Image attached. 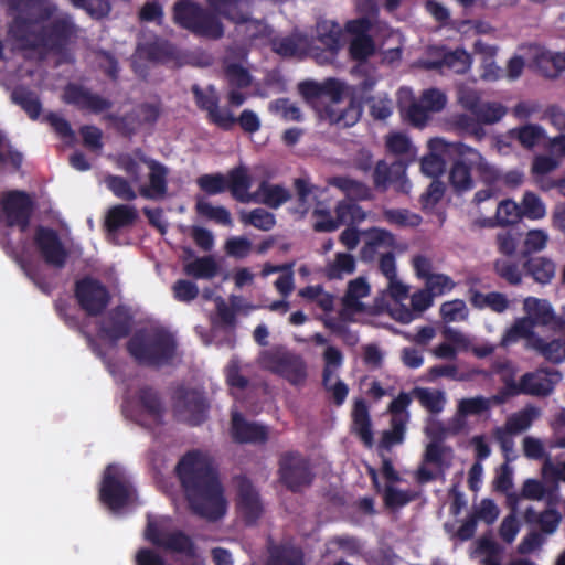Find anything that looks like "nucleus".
Returning a JSON list of instances; mask_svg holds the SVG:
<instances>
[{"label": "nucleus", "mask_w": 565, "mask_h": 565, "mask_svg": "<svg viewBox=\"0 0 565 565\" xmlns=\"http://www.w3.org/2000/svg\"><path fill=\"white\" fill-rule=\"evenodd\" d=\"M335 216L328 214L326 221H317L313 225L316 231L332 232L345 223H361L366 220V212L356 203L350 200H341L334 209Z\"/></svg>", "instance_id": "obj_17"}, {"label": "nucleus", "mask_w": 565, "mask_h": 565, "mask_svg": "<svg viewBox=\"0 0 565 565\" xmlns=\"http://www.w3.org/2000/svg\"><path fill=\"white\" fill-rule=\"evenodd\" d=\"M322 386L334 405L344 404L349 395V386L340 379L339 374L323 375Z\"/></svg>", "instance_id": "obj_58"}, {"label": "nucleus", "mask_w": 565, "mask_h": 565, "mask_svg": "<svg viewBox=\"0 0 565 565\" xmlns=\"http://www.w3.org/2000/svg\"><path fill=\"white\" fill-rule=\"evenodd\" d=\"M557 337L547 340L539 335L532 343V350L551 363L565 361V321H557V327L552 329Z\"/></svg>", "instance_id": "obj_22"}, {"label": "nucleus", "mask_w": 565, "mask_h": 565, "mask_svg": "<svg viewBox=\"0 0 565 565\" xmlns=\"http://www.w3.org/2000/svg\"><path fill=\"white\" fill-rule=\"evenodd\" d=\"M192 92L198 107L206 111L211 122L225 130L234 126L235 117L230 110L220 107L218 95L213 86L201 88L198 85H193Z\"/></svg>", "instance_id": "obj_12"}, {"label": "nucleus", "mask_w": 565, "mask_h": 565, "mask_svg": "<svg viewBox=\"0 0 565 565\" xmlns=\"http://www.w3.org/2000/svg\"><path fill=\"white\" fill-rule=\"evenodd\" d=\"M399 103L405 110L409 122L416 127L425 126L430 119L431 114L441 111L447 105V96L439 89L429 88L422 93L417 100L405 105L407 99H412L413 93L409 88H401Z\"/></svg>", "instance_id": "obj_8"}, {"label": "nucleus", "mask_w": 565, "mask_h": 565, "mask_svg": "<svg viewBox=\"0 0 565 565\" xmlns=\"http://www.w3.org/2000/svg\"><path fill=\"white\" fill-rule=\"evenodd\" d=\"M540 334L535 332V326L530 318L521 317L514 320V322L504 331L501 338V345L508 347L516 343L520 340L525 341V348L532 350V343L535 338Z\"/></svg>", "instance_id": "obj_32"}, {"label": "nucleus", "mask_w": 565, "mask_h": 565, "mask_svg": "<svg viewBox=\"0 0 565 565\" xmlns=\"http://www.w3.org/2000/svg\"><path fill=\"white\" fill-rule=\"evenodd\" d=\"M529 274L540 284H548L556 274L555 263L547 257L537 256L530 258L525 264Z\"/></svg>", "instance_id": "obj_51"}, {"label": "nucleus", "mask_w": 565, "mask_h": 565, "mask_svg": "<svg viewBox=\"0 0 565 565\" xmlns=\"http://www.w3.org/2000/svg\"><path fill=\"white\" fill-rule=\"evenodd\" d=\"M143 154L142 151L136 150L132 153H124L117 158V166L129 177L135 184H140L143 174V168L149 169V162H153Z\"/></svg>", "instance_id": "obj_37"}, {"label": "nucleus", "mask_w": 565, "mask_h": 565, "mask_svg": "<svg viewBox=\"0 0 565 565\" xmlns=\"http://www.w3.org/2000/svg\"><path fill=\"white\" fill-rule=\"evenodd\" d=\"M213 13L238 23L245 20L248 0H205Z\"/></svg>", "instance_id": "obj_42"}, {"label": "nucleus", "mask_w": 565, "mask_h": 565, "mask_svg": "<svg viewBox=\"0 0 565 565\" xmlns=\"http://www.w3.org/2000/svg\"><path fill=\"white\" fill-rule=\"evenodd\" d=\"M257 363L262 369L278 375L295 387L305 386L309 377L305 358L281 345L263 350Z\"/></svg>", "instance_id": "obj_4"}, {"label": "nucleus", "mask_w": 565, "mask_h": 565, "mask_svg": "<svg viewBox=\"0 0 565 565\" xmlns=\"http://www.w3.org/2000/svg\"><path fill=\"white\" fill-rule=\"evenodd\" d=\"M99 495L102 502L115 513L131 507L136 501L134 488L124 469L117 465L106 468Z\"/></svg>", "instance_id": "obj_7"}, {"label": "nucleus", "mask_w": 565, "mask_h": 565, "mask_svg": "<svg viewBox=\"0 0 565 565\" xmlns=\"http://www.w3.org/2000/svg\"><path fill=\"white\" fill-rule=\"evenodd\" d=\"M510 136L516 139L521 146L532 149L545 138V130L534 124H527L510 130Z\"/></svg>", "instance_id": "obj_54"}, {"label": "nucleus", "mask_w": 565, "mask_h": 565, "mask_svg": "<svg viewBox=\"0 0 565 565\" xmlns=\"http://www.w3.org/2000/svg\"><path fill=\"white\" fill-rule=\"evenodd\" d=\"M239 33H243L252 42L270 43L271 30L259 20H249L248 12L245 10V20L238 22Z\"/></svg>", "instance_id": "obj_53"}, {"label": "nucleus", "mask_w": 565, "mask_h": 565, "mask_svg": "<svg viewBox=\"0 0 565 565\" xmlns=\"http://www.w3.org/2000/svg\"><path fill=\"white\" fill-rule=\"evenodd\" d=\"M522 217L520 204L512 199H505L499 202L493 218L484 222V226H507L518 223Z\"/></svg>", "instance_id": "obj_44"}, {"label": "nucleus", "mask_w": 565, "mask_h": 565, "mask_svg": "<svg viewBox=\"0 0 565 565\" xmlns=\"http://www.w3.org/2000/svg\"><path fill=\"white\" fill-rule=\"evenodd\" d=\"M177 472L195 514L207 521L226 514L227 501L210 456L191 451L180 460Z\"/></svg>", "instance_id": "obj_1"}, {"label": "nucleus", "mask_w": 565, "mask_h": 565, "mask_svg": "<svg viewBox=\"0 0 565 565\" xmlns=\"http://www.w3.org/2000/svg\"><path fill=\"white\" fill-rule=\"evenodd\" d=\"M34 244L40 257L49 266L54 268H62L65 266L68 252L55 231L39 227L34 236Z\"/></svg>", "instance_id": "obj_13"}, {"label": "nucleus", "mask_w": 565, "mask_h": 565, "mask_svg": "<svg viewBox=\"0 0 565 565\" xmlns=\"http://www.w3.org/2000/svg\"><path fill=\"white\" fill-rule=\"evenodd\" d=\"M440 317L446 323L465 322L469 318V309L463 300L454 299L440 306Z\"/></svg>", "instance_id": "obj_61"}, {"label": "nucleus", "mask_w": 565, "mask_h": 565, "mask_svg": "<svg viewBox=\"0 0 565 565\" xmlns=\"http://www.w3.org/2000/svg\"><path fill=\"white\" fill-rule=\"evenodd\" d=\"M226 180L227 188L235 199L241 202H250L254 200L253 193H249L252 179L246 168L239 167L232 170Z\"/></svg>", "instance_id": "obj_41"}, {"label": "nucleus", "mask_w": 565, "mask_h": 565, "mask_svg": "<svg viewBox=\"0 0 565 565\" xmlns=\"http://www.w3.org/2000/svg\"><path fill=\"white\" fill-rule=\"evenodd\" d=\"M351 417L353 433L360 437L366 447H372L374 444L372 422L364 399L359 398L354 401Z\"/></svg>", "instance_id": "obj_31"}, {"label": "nucleus", "mask_w": 565, "mask_h": 565, "mask_svg": "<svg viewBox=\"0 0 565 565\" xmlns=\"http://www.w3.org/2000/svg\"><path fill=\"white\" fill-rule=\"evenodd\" d=\"M407 424L401 420H391L390 429L382 433L379 449L380 451H388L392 447L401 445L405 439Z\"/></svg>", "instance_id": "obj_62"}, {"label": "nucleus", "mask_w": 565, "mask_h": 565, "mask_svg": "<svg viewBox=\"0 0 565 565\" xmlns=\"http://www.w3.org/2000/svg\"><path fill=\"white\" fill-rule=\"evenodd\" d=\"M137 218V210L131 205L119 204L111 207L106 217V227L109 232L129 226Z\"/></svg>", "instance_id": "obj_52"}, {"label": "nucleus", "mask_w": 565, "mask_h": 565, "mask_svg": "<svg viewBox=\"0 0 565 565\" xmlns=\"http://www.w3.org/2000/svg\"><path fill=\"white\" fill-rule=\"evenodd\" d=\"M175 413L181 420L199 424L206 413L205 399L196 390H181L178 392L174 404Z\"/></svg>", "instance_id": "obj_18"}, {"label": "nucleus", "mask_w": 565, "mask_h": 565, "mask_svg": "<svg viewBox=\"0 0 565 565\" xmlns=\"http://www.w3.org/2000/svg\"><path fill=\"white\" fill-rule=\"evenodd\" d=\"M168 169L158 161L149 162L148 183H140L138 192L141 196L151 200L163 199L167 194Z\"/></svg>", "instance_id": "obj_25"}, {"label": "nucleus", "mask_w": 565, "mask_h": 565, "mask_svg": "<svg viewBox=\"0 0 565 565\" xmlns=\"http://www.w3.org/2000/svg\"><path fill=\"white\" fill-rule=\"evenodd\" d=\"M273 50L281 56H302L310 50L309 39L299 32L290 35L275 38L269 43Z\"/></svg>", "instance_id": "obj_34"}, {"label": "nucleus", "mask_w": 565, "mask_h": 565, "mask_svg": "<svg viewBox=\"0 0 565 565\" xmlns=\"http://www.w3.org/2000/svg\"><path fill=\"white\" fill-rule=\"evenodd\" d=\"M76 298L88 315L95 316L108 305L109 294L99 281L85 278L76 285Z\"/></svg>", "instance_id": "obj_15"}, {"label": "nucleus", "mask_w": 565, "mask_h": 565, "mask_svg": "<svg viewBox=\"0 0 565 565\" xmlns=\"http://www.w3.org/2000/svg\"><path fill=\"white\" fill-rule=\"evenodd\" d=\"M241 221L260 231H270L276 224L275 215L262 207L242 213Z\"/></svg>", "instance_id": "obj_63"}, {"label": "nucleus", "mask_w": 565, "mask_h": 565, "mask_svg": "<svg viewBox=\"0 0 565 565\" xmlns=\"http://www.w3.org/2000/svg\"><path fill=\"white\" fill-rule=\"evenodd\" d=\"M237 513L245 526H259L263 514L259 497L253 484L245 478L238 480Z\"/></svg>", "instance_id": "obj_16"}, {"label": "nucleus", "mask_w": 565, "mask_h": 565, "mask_svg": "<svg viewBox=\"0 0 565 565\" xmlns=\"http://www.w3.org/2000/svg\"><path fill=\"white\" fill-rule=\"evenodd\" d=\"M174 20L181 26L201 36L218 39L224 34L221 20L193 1L178 2L174 6Z\"/></svg>", "instance_id": "obj_6"}, {"label": "nucleus", "mask_w": 565, "mask_h": 565, "mask_svg": "<svg viewBox=\"0 0 565 565\" xmlns=\"http://www.w3.org/2000/svg\"><path fill=\"white\" fill-rule=\"evenodd\" d=\"M428 149L429 153L420 161V170L425 175L436 178L444 172L446 157L454 153L455 143L444 138H433L428 141Z\"/></svg>", "instance_id": "obj_20"}, {"label": "nucleus", "mask_w": 565, "mask_h": 565, "mask_svg": "<svg viewBox=\"0 0 565 565\" xmlns=\"http://www.w3.org/2000/svg\"><path fill=\"white\" fill-rule=\"evenodd\" d=\"M541 416V409L535 406L525 408L512 414L505 422L504 429L510 434H519L529 429L533 422Z\"/></svg>", "instance_id": "obj_49"}, {"label": "nucleus", "mask_w": 565, "mask_h": 565, "mask_svg": "<svg viewBox=\"0 0 565 565\" xmlns=\"http://www.w3.org/2000/svg\"><path fill=\"white\" fill-rule=\"evenodd\" d=\"M225 77L231 87L245 88L252 83V76L241 62L225 60Z\"/></svg>", "instance_id": "obj_60"}, {"label": "nucleus", "mask_w": 565, "mask_h": 565, "mask_svg": "<svg viewBox=\"0 0 565 565\" xmlns=\"http://www.w3.org/2000/svg\"><path fill=\"white\" fill-rule=\"evenodd\" d=\"M562 380V374L556 370L537 369L525 373L520 381L511 382L508 387L511 394H526L545 397L553 393L556 384Z\"/></svg>", "instance_id": "obj_9"}, {"label": "nucleus", "mask_w": 565, "mask_h": 565, "mask_svg": "<svg viewBox=\"0 0 565 565\" xmlns=\"http://www.w3.org/2000/svg\"><path fill=\"white\" fill-rule=\"evenodd\" d=\"M145 540L158 548L192 561L190 565H195L199 557L194 542L184 532H145Z\"/></svg>", "instance_id": "obj_11"}, {"label": "nucleus", "mask_w": 565, "mask_h": 565, "mask_svg": "<svg viewBox=\"0 0 565 565\" xmlns=\"http://www.w3.org/2000/svg\"><path fill=\"white\" fill-rule=\"evenodd\" d=\"M341 85L340 83L329 79L323 84H318L315 82H305L299 85V90L301 95L308 102H315L318 98L328 97L331 99L337 93H340Z\"/></svg>", "instance_id": "obj_50"}, {"label": "nucleus", "mask_w": 565, "mask_h": 565, "mask_svg": "<svg viewBox=\"0 0 565 565\" xmlns=\"http://www.w3.org/2000/svg\"><path fill=\"white\" fill-rule=\"evenodd\" d=\"M373 182L376 189L386 190L394 184L399 192L407 193L411 183L406 178V169L401 162L388 166L385 161H379L373 173Z\"/></svg>", "instance_id": "obj_21"}, {"label": "nucleus", "mask_w": 565, "mask_h": 565, "mask_svg": "<svg viewBox=\"0 0 565 565\" xmlns=\"http://www.w3.org/2000/svg\"><path fill=\"white\" fill-rule=\"evenodd\" d=\"M440 60L434 62H424V66L428 68L440 67V70H448L457 74H463L470 70L472 65L471 55L462 50L446 51L440 49Z\"/></svg>", "instance_id": "obj_30"}, {"label": "nucleus", "mask_w": 565, "mask_h": 565, "mask_svg": "<svg viewBox=\"0 0 565 565\" xmlns=\"http://www.w3.org/2000/svg\"><path fill=\"white\" fill-rule=\"evenodd\" d=\"M253 196L254 202L277 209L290 199V193L282 185L263 181L258 189L253 193Z\"/></svg>", "instance_id": "obj_39"}, {"label": "nucleus", "mask_w": 565, "mask_h": 565, "mask_svg": "<svg viewBox=\"0 0 565 565\" xmlns=\"http://www.w3.org/2000/svg\"><path fill=\"white\" fill-rule=\"evenodd\" d=\"M218 266L212 256H205L189 262L184 266V273L200 279H211L216 276Z\"/></svg>", "instance_id": "obj_57"}, {"label": "nucleus", "mask_w": 565, "mask_h": 565, "mask_svg": "<svg viewBox=\"0 0 565 565\" xmlns=\"http://www.w3.org/2000/svg\"><path fill=\"white\" fill-rule=\"evenodd\" d=\"M355 258L345 252L337 253L332 258L328 259L323 274L329 279H342L355 271Z\"/></svg>", "instance_id": "obj_40"}, {"label": "nucleus", "mask_w": 565, "mask_h": 565, "mask_svg": "<svg viewBox=\"0 0 565 565\" xmlns=\"http://www.w3.org/2000/svg\"><path fill=\"white\" fill-rule=\"evenodd\" d=\"M379 271L386 280L382 291L384 296L391 297L396 303L408 297L409 287L398 277L396 260L392 253H385L380 257Z\"/></svg>", "instance_id": "obj_19"}, {"label": "nucleus", "mask_w": 565, "mask_h": 565, "mask_svg": "<svg viewBox=\"0 0 565 565\" xmlns=\"http://www.w3.org/2000/svg\"><path fill=\"white\" fill-rule=\"evenodd\" d=\"M279 478L288 489L298 491L311 483L312 473L306 458L289 452L279 460Z\"/></svg>", "instance_id": "obj_10"}, {"label": "nucleus", "mask_w": 565, "mask_h": 565, "mask_svg": "<svg viewBox=\"0 0 565 565\" xmlns=\"http://www.w3.org/2000/svg\"><path fill=\"white\" fill-rule=\"evenodd\" d=\"M527 525H539L541 530H556L561 523L562 514L554 508H547L542 512H536L529 507L523 514Z\"/></svg>", "instance_id": "obj_47"}, {"label": "nucleus", "mask_w": 565, "mask_h": 565, "mask_svg": "<svg viewBox=\"0 0 565 565\" xmlns=\"http://www.w3.org/2000/svg\"><path fill=\"white\" fill-rule=\"evenodd\" d=\"M475 51L482 57L480 77L488 82L499 79L502 75V71L494 62L497 53L495 47L481 41H477L475 43Z\"/></svg>", "instance_id": "obj_45"}, {"label": "nucleus", "mask_w": 565, "mask_h": 565, "mask_svg": "<svg viewBox=\"0 0 565 565\" xmlns=\"http://www.w3.org/2000/svg\"><path fill=\"white\" fill-rule=\"evenodd\" d=\"M562 156L565 154L559 151H553L551 148L550 153L537 154L533 158L531 173L542 190L547 191L554 185L545 182L544 178L559 167V157Z\"/></svg>", "instance_id": "obj_33"}, {"label": "nucleus", "mask_w": 565, "mask_h": 565, "mask_svg": "<svg viewBox=\"0 0 565 565\" xmlns=\"http://www.w3.org/2000/svg\"><path fill=\"white\" fill-rule=\"evenodd\" d=\"M490 409V399L478 395L461 398L457 402L456 414L452 416L454 430H463L467 427V417L478 416Z\"/></svg>", "instance_id": "obj_27"}, {"label": "nucleus", "mask_w": 565, "mask_h": 565, "mask_svg": "<svg viewBox=\"0 0 565 565\" xmlns=\"http://www.w3.org/2000/svg\"><path fill=\"white\" fill-rule=\"evenodd\" d=\"M317 36L329 51L335 52L340 46L341 26L331 20L319 21Z\"/></svg>", "instance_id": "obj_56"}, {"label": "nucleus", "mask_w": 565, "mask_h": 565, "mask_svg": "<svg viewBox=\"0 0 565 565\" xmlns=\"http://www.w3.org/2000/svg\"><path fill=\"white\" fill-rule=\"evenodd\" d=\"M28 18L19 15L10 28V34L21 50L44 46L54 49L74 33V25L51 0H29Z\"/></svg>", "instance_id": "obj_2"}, {"label": "nucleus", "mask_w": 565, "mask_h": 565, "mask_svg": "<svg viewBox=\"0 0 565 565\" xmlns=\"http://www.w3.org/2000/svg\"><path fill=\"white\" fill-rule=\"evenodd\" d=\"M267 548V565H305L302 550L290 543L275 544L268 536Z\"/></svg>", "instance_id": "obj_29"}, {"label": "nucleus", "mask_w": 565, "mask_h": 565, "mask_svg": "<svg viewBox=\"0 0 565 565\" xmlns=\"http://www.w3.org/2000/svg\"><path fill=\"white\" fill-rule=\"evenodd\" d=\"M425 463H430L437 470L443 471L451 466L454 459V450L445 445L430 441L424 452Z\"/></svg>", "instance_id": "obj_48"}, {"label": "nucleus", "mask_w": 565, "mask_h": 565, "mask_svg": "<svg viewBox=\"0 0 565 565\" xmlns=\"http://www.w3.org/2000/svg\"><path fill=\"white\" fill-rule=\"evenodd\" d=\"M1 217L10 226H19L24 231L30 221L31 201L24 192L12 191L7 193L1 202Z\"/></svg>", "instance_id": "obj_14"}, {"label": "nucleus", "mask_w": 565, "mask_h": 565, "mask_svg": "<svg viewBox=\"0 0 565 565\" xmlns=\"http://www.w3.org/2000/svg\"><path fill=\"white\" fill-rule=\"evenodd\" d=\"M412 394L425 409L433 414L441 413L447 403V395L441 390L415 387Z\"/></svg>", "instance_id": "obj_46"}, {"label": "nucleus", "mask_w": 565, "mask_h": 565, "mask_svg": "<svg viewBox=\"0 0 565 565\" xmlns=\"http://www.w3.org/2000/svg\"><path fill=\"white\" fill-rule=\"evenodd\" d=\"M63 99L68 104H75L93 111H102L109 107L107 100L76 85H68L65 88Z\"/></svg>", "instance_id": "obj_36"}, {"label": "nucleus", "mask_w": 565, "mask_h": 565, "mask_svg": "<svg viewBox=\"0 0 565 565\" xmlns=\"http://www.w3.org/2000/svg\"><path fill=\"white\" fill-rule=\"evenodd\" d=\"M364 244L361 248V258L363 260H373L375 255L384 249L394 246V236L386 230L380 227L369 228L362 232Z\"/></svg>", "instance_id": "obj_28"}, {"label": "nucleus", "mask_w": 565, "mask_h": 565, "mask_svg": "<svg viewBox=\"0 0 565 565\" xmlns=\"http://www.w3.org/2000/svg\"><path fill=\"white\" fill-rule=\"evenodd\" d=\"M507 107L498 102H482L475 114L478 121L484 125H493L507 115Z\"/></svg>", "instance_id": "obj_64"}, {"label": "nucleus", "mask_w": 565, "mask_h": 565, "mask_svg": "<svg viewBox=\"0 0 565 565\" xmlns=\"http://www.w3.org/2000/svg\"><path fill=\"white\" fill-rule=\"evenodd\" d=\"M522 217L537 221L546 216L547 210L544 201L534 192L525 191L520 203Z\"/></svg>", "instance_id": "obj_55"}, {"label": "nucleus", "mask_w": 565, "mask_h": 565, "mask_svg": "<svg viewBox=\"0 0 565 565\" xmlns=\"http://www.w3.org/2000/svg\"><path fill=\"white\" fill-rule=\"evenodd\" d=\"M370 291L371 286L366 278L358 277L349 282L344 302L348 307L360 310L362 307L361 299L367 297Z\"/></svg>", "instance_id": "obj_59"}, {"label": "nucleus", "mask_w": 565, "mask_h": 565, "mask_svg": "<svg viewBox=\"0 0 565 565\" xmlns=\"http://www.w3.org/2000/svg\"><path fill=\"white\" fill-rule=\"evenodd\" d=\"M452 154H457L450 173L449 181L458 191H465L472 186L471 170H475L483 182L491 184L500 179L498 169L489 163L482 154L461 142H455Z\"/></svg>", "instance_id": "obj_3"}, {"label": "nucleus", "mask_w": 565, "mask_h": 565, "mask_svg": "<svg viewBox=\"0 0 565 565\" xmlns=\"http://www.w3.org/2000/svg\"><path fill=\"white\" fill-rule=\"evenodd\" d=\"M501 513L499 505L490 500L483 499L479 504H476L470 518L461 526L460 530H472L479 525L490 526L497 522Z\"/></svg>", "instance_id": "obj_38"}, {"label": "nucleus", "mask_w": 565, "mask_h": 565, "mask_svg": "<svg viewBox=\"0 0 565 565\" xmlns=\"http://www.w3.org/2000/svg\"><path fill=\"white\" fill-rule=\"evenodd\" d=\"M327 183L340 190L347 198L345 200L364 201L372 198V191L365 183L348 175L331 177Z\"/></svg>", "instance_id": "obj_35"}, {"label": "nucleus", "mask_w": 565, "mask_h": 565, "mask_svg": "<svg viewBox=\"0 0 565 565\" xmlns=\"http://www.w3.org/2000/svg\"><path fill=\"white\" fill-rule=\"evenodd\" d=\"M523 311L525 317L533 321V324L547 327L552 329L557 327V321H565L563 318L557 317L552 305L546 299L535 297H527L523 300Z\"/></svg>", "instance_id": "obj_24"}, {"label": "nucleus", "mask_w": 565, "mask_h": 565, "mask_svg": "<svg viewBox=\"0 0 565 565\" xmlns=\"http://www.w3.org/2000/svg\"><path fill=\"white\" fill-rule=\"evenodd\" d=\"M130 355L140 364L161 365L175 352L173 337L162 330L139 331L127 344Z\"/></svg>", "instance_id": "obj_5"}, {"label": "nucleus", "mask_w": 565, "mask_h": 565, "mask_svg": "<svg viewBox=\"0 0 565 565\" xmlns=\"http://www.w3.org/2000/svg\"><path fill=\"white\" fill-rule=\"evenodd\" d=\"M130 329V318L122 310H115L102 327V337L109 341H117L127 335Z\"/></svg>", "instance_id": "obj_43"}, {"label": "nucleus", "mask_w": 565, "mask_h": 565, "mask_svg": "<svg viewBox=\"0 0 565 565\" xmlns=\"http://www.w3.org/2000/svg\"><path fill=\"white\" fill-rule=\"evenodd\" d=\"M362 113L361 106L352 98H342L339 93L331 97L327 114L331 122L342 127L353 126Z\"/></svg>", "instance_id": "obj_23"}, {"label": "nucleus", "mask_w": 565, "mask_h": 565, "mask_svg": "<svg viewBox=\"0 0 565 565\" xmlns=\"http://www.w3.org/2000/svg\"><path fill=\"white\" fill-rule=\"evenodd\" d=\"M268 429L257 423L245 420L238 413L232 414V437L238 443H265Z\"/></svg>", "instance_id": "obj_26"}]
</instances>
